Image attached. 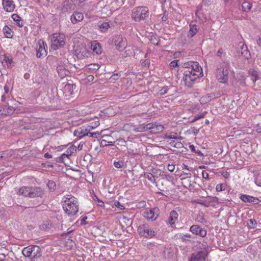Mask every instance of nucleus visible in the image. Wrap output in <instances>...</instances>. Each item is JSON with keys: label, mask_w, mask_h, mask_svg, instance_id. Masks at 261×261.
<instances>
[{"label": "nucleus", "mask_w": 261, "mask_h": 261, "mask_svg": "<svg viewBox=\"0 0 261 261\" xmlns=\"http://www.w3.org/2000/svg\"><path fill=\"white\" fill-rule=\"evenodd\" d=\"M183 81L188 88H191L195 83L197 79L203 76L201 67L197 62L189 61L184 63Z\"/></svg>", "instance_id": "1"}, {"label": "nucleus", "mask_w": 261, "mask_h": 261, "mask_svg": "<svg viewBox=\"0 0 261 261\" xmlns=\"http://www.w3.org/2000/svg\"><path fill=\"white\" fill-rule=\"evenodd\" d=\"M17 194L31 198H41L44 195V191L39 187L22 186L18 189Z\"/></svg>", "instance_id": "2"}, {"label": "nucleus", "mask_w": 261, "mask_h": 261, "mask_svg": "<svg viewBox=\"0 0 261 261\" xmlns=\"http://www.w3.org/2000/svg\"><path fill=\"white\" fill-rule=\"evenodd\" d=\"M229 64L226 62L221 63L217 70V78L220 83H226L229 79Z\"/></svg>", "instance_id": "3"}, {"label": "nucleus", "mask_w": 261, "mask_h": 261, "mask_svg": "<svg viewBox=\"0 0 261 261\" xmlns=\"http://www.w3.org/2000/svg\"><path fill=\"white\" fill-rule=\"evenodd\" d=\"M22 253L25 257L33 259H38L42 255L41 249L37 245H31L24 247Z\"/></svg>", "instance_id": "4"}, {"label": "nucleus", "mask_w": 261, "mask_h": 261, "mask_svg": "<svg viewBox=\"0 0 261 261\" xmlns=\"http://www.w3.org/2000/svg\"><path fill=\"white\" fill-rule=\"evenodd\" d=\"M63 209L68 215L73 216L78 212L77 201L74 197H70L67 200L65 201L63 204Z\"/></svg>", "instance_id": "5"}, {"label": "nucleus", "mask_w": 261, "mask_h": 261, "mask_svg": "<svg viewBox=\"0 0 261 261\" xmlns=\"http://www.w3.org/2000/svg\"><path fill=\"white\" fill-rule=\"evenodd\" d=\"M51 47L56 50L60 47H63L65 44V36L61 33H54L50 36Z\"/></svg>", "instance_id": "6"}, {"label": "nucleus", "mask_w": 261, "mask_h": 261, "mask_svg": "<svg viewBox=\"0 0 261 261\" xmlns=\"http://www.w3.org/2000/svg\"><path fill=\"white\" fill-rule=\"evenodd\" d=\"M149 10L146 7H138L135 8L132 12V17L136 21L144 20L148 17Z\"/></svg>", "instance_id": "7"}, {"label": "nucleus", "mask_w": 261, "mask_h": 261, "mask_svg": "<svg viewBox=\"0 0 261 261\" xmlns=\"http://www.w3.org/2000/svg\"><path fill=\"white\" fill-rule=\"evenodd\" d=\"M138 232L140 236L146 238H152L157 234V232L147 223L140 225L138 228Z\"/></svg>", "instance_id": "8"}, {"label": "nucleus", "mask_w": 261, "mask_h": 261, "mask_svg": "<svg viewBox=\"0 0 261 261\" xmlns=\"http://www.w3.org/2000/svg\"><path fill=\"white\" fill-rule=\"evenodd\" d=\"M207 255L206 250L195 251L191 254L189 261H205Z\"/></svg>", "instance_id": "9"}, {"label": "nucleus", "mask_w": 261, "mask_h": 261, "mask_svg": "<svg viewBox=\"0 0 261 261\" xmlns=\"http://www.w3.org/2000/svg\"><path fill=\"white\" fill-rule=\"evenodd\" d=\"M113 41L116 48L119 51L123 50L126 46V40L122 36L118 35L113 39Z\"/></svg>", "instance_id": "10"}, {"label": "nucleus", "mask_w": 261, "mask_h": 261, "mask_svg": "<svg viewBox=\"0 0 261 261\" xmlns=\"http://www.w3.org/2000/svg\"><path fill=\"white\" fill-rule=\"evenodd\" d=\"M190 231L194 234L205 237L207 234V231L205 228H201L198 225H193L190 228Z\"/></svg>", "instance_id": "11"}, {"label": "nucleus", "mask_w": 261, "mask_h": 261, "mask_svg": "<svg viewBox=\"0 0 261 261\" xmlns=\"http://www.w3.org/2000/svg\"><path fill=\"white\" fill-rule=\"evenodd\" d=\"M36 56L38 58L44 57L47 55V51L45 49L43 41H39L37 44L36 47Z\"/></svg>", "instance_id": "12"}, {"label": "nucleus", "mask_w": 261, "mask_h": 261, "mask_svg": "<svg viewBox=\"0 0 261 261\" xmlns=\"http://www.w3.org/2000/svg\"><path fill=\"white\" fill-rule=\"evenodd\" d=\"M2 5L4 9L8 12H12L16 8L13 0H2Z\"/></svg>", "instance_id": "13"}, {"label": "nucleus", "mask_w": 261, "mask_h": 261, "mask_svg": "<svg viewBox=\"0 0 261 261\" xmlns=\"http://www.w3.org/2000/svg\"><path fill=\"white\" fill-rule=\"evenodd\" d=\"M90 128L88 127L82 126L75 129L74 132V135L80 139L86 136H89Z\"/></svg>", "instance_id": "14"}, {"label": "nucleus", "mask_w": 261, "mask_h": 261, "mask_svg": "<svg viewBox=\"0 0 261 261\" xmlns=\"http://www.w3.org/2000/svg\"><path fill=\"white\" fill-rule=\"evenodd\" d=\"M62 13H69L73 9V5L71 1L68 0L64 1L59 7Z\"/></svg>", "instance_id": "15"}, {"label": "nucleus", "mask_w": 261, "mask_h": 261, "mask_svg": "<svg viewBox=\"0 0 261 261\" xmlns=\"http://www.w3.org/2000/svg\"><path fill=\"white\" fill-rule=\"evenodd\" d=\"M159 211V209L157 207L150 209L148 211H146L144 213V217L147 219L154 221L156 219L158 216V213Z\"/></svg>", "instance_id": "16"}, {"label": "nucleus", "mask_w": 261, "mask_h": 261, "mask_svg": "<svg viewBox=\"0 0 261 261\" xmlns=\"http://www.w3.org/2000/svg\"><path fill=\"white\" fill-rule=\"evenodd\" d=\"M84 19L83 14L79 12H74L70 16V20L72 23L76 24L82 21Z\"/></svg>", "instance_id": "17"}, {"label": "nucleus", "mask_w": 261, "mask_h": 261, "mask_svg": "<svg viewBox=\"0 0 261 261\" xmlns=\"http://www.w3.org/2000/svg\"><path fill=\"white\" fill-rule=\"evenodd\" d=\"M57 70L59 75L61 78L64 77L65 76L68 75L69 73V71L66 69L64 66L62 65H58L57 66Z\"/></svg>", "instance_id": "18"}, {"label": "nucleus", "mask_w": 261, "mask_h": 261, "mask_svg": "<svg viewBox=\"0 0 261 261\" xmlns=\"http://www.w3.org/2000/svg\"><path fill=\"white\" fill-rule=\"evenodd\" d=\"M241 199L244 202L252 203L253 204H257L258 201V198L247 195H242Z\"/></svg>", "instance_id": "19"}, {"label": "nucleus", "mask_w": 261, "mask_h": 261, "mask_svg": "<svg viewBox=\"0 0 261 261\" xmlns=\"http://www.w3.org/2000/svg\"><path fill=\"white\" fill-rule=\"evenodd\" d=\"M239 46L240 47V49H238L239 54L242 57L248 58L250 56V53L247 49V46L244 44H239Z\"/></svg>", "instance_id": "20"}, {"label": "nucleus", "mask_w": 261, "mask_h": 261, "mask_svg": "<svg viewBox=\"0 0 261 261\" xmlns=\"http://www.w3.org/2000/svg\"><path fill=\"white\" fill-rule=\"evenodd\" d=\"M149 124H152L151 127L149 129L151 132L153 133H158L163 131L164 127L161 124H158L156 123H150Z\"/></svg>", "instance_id": "21"}, {"label": "nucleus", "mask_w": 261, "mask_h": 261, "mask_svg": "<svg viewBox=\"0 0 261 261\" xmlns=\"http://www.w3.org/2000/svg\"><path fill=\"white\" fill-rule=\"evenodd\" d=\"M199 28L195 24H190V30L188 33L187 37L189 38L193 37L198 32Z\"/></svg>", "instance_id": "22"}, {"label": "nucleus", "mask_w": 261, "mask_h": 261, "mask_svg": "<svg viewBox=\"0 0 261 261\" xmlns=\"http://www.w3.org/2000/svg\"><path fill=\"white\" fill-rule=\"evenodd\" d=\"M152 124H142L140 125H139L138 127L134 128V131L135 132H146L147 130H149L150 128L151 127V126Z\"/></svg>", "instance_id": "23"}, {"label": "nucleus", "mask_w": 261, "mask_h": 261, "mask_svg": "<svg viewBox=\"0 0 261 261\" xmlns=\"http://www.w3.org/2000/svg\"><path fill=\"white\" fill-rule=\"evenodd\" d=\"M142 164H139V166H137L136 165L132 167V170L127 169L124 170V172L125 173H127V172L132 173L133 176H135V177H137L138 176H140L142 175V173L140 174H137L136 172L137 169H140L141 171L142 170V167L141 166Z\"/></svg>", "instance_id": "24"}, {"label": "nucleus", "mask_w": 261, "mask_h": 261, "mask_svg": "<svg viewBox=\"0 0 261 261\" xmlns=\"http://www.w3.org/2000/svg\"><path fill=\"white\" fill-rule=\"evenodd\" d=\"M178 214L176 211L172 210L170 213V216L168 218V223L170 225L174 224L175 221L177 219Z\"/></svg>", "instance_id": "25"}, {"label": "nucleus", "mask_w": 261, "mask_h": 261, "mask_svg": "<svg viewBox=\"0 0 261 261\" xmlns=\"http://www.w3.org/2000/svg\"><path fill=\"white\" fill-rule=\"evenodd\" d=\"M98 27L100 31L102 32H106L107 30L110 28L111 24H110V22L108 21H100L98 23Z\"/></svg>", "instance_id": "26"}, {"label": "nucleus", "mask_w": 261, "mask_h": 261, "mask_svg": "<svg viewBox=\"0 0 261 261\" xmlns=\"http://www.w3.org/2000/svg\"><path fill=\"white\" fill-rule=\"evenodd\" d=\"M91 48L93 51L97 55H99L101 53V48L99 43L94 42L91 44Z\"/></svg>", "instance_id": "27"}, {"label": "nucleus", "mask_w": 261, "mask_h": 261, "mask_svg": "<svg viewBox=\"0 0 261 261\" xmlns=\"http://www.w3.org/2000/svg\"><path fill=\"white\" fill-rule=\"evenodd\" d=\"M3 31L6 38H11L13 37L14 32L7 25L4 27Z\"/></svg>", "instance_id": "28"}, {"label": "nucleus", "mask_w": 261, "mask_h": 261, "mask_svg": "<svg viewBox=\"0 0 261 261\" xmlns=\"http://www.w3.org/2000/svg\"><path fill=\"white\" fill-rule=\"evenodd\" d=\"M248 73L249 75L251 77V80L254 84L259 78L258 72L253 69H250L249 70Z\"/></svg>", "instance_id": "29"}, {"label": "nucleus", "mask_w": 261, "mask_h": 261, "mask_svg": "<svg viewBox=\"0 0 261 261\" xmlns=\"http://www.w3.org/2000/svg\"><path fill=\"white\" fill-rule=\"evenodd\" d=\"M12 18L16 22V24L20 27L23 25V20L17 14H13L12 15Z\"/></svg>", "instance_id": "30"}, {"label": "nucleus", "mask_w": 261, "mask_h": 261, "mask_svg": "<svg viewBox=\"0 0 261 261\" xmlns=\"http://www.w3.org/2000/svg\"><path fill=\"white\" fill-rule=\"evenodd\" d=\"M88 53L87 52L86 48L84 47L82 48L80 52L76 53V56L78 59H82L85 57H88Z\"/></svg>", "instance_id": "31"}, {"label": "nucleus", "mask_w": 261, "mask_h": 261, "mask_svg": "<svg viewBox=\"0 0 261 261\" xmlns=\"http://www.w3.org/2000/svg\"><path fill=\"white\" fill-rule=\"evenodd\" d=\"M252 3L248 2H244L242 4V10L244 12H248L252 7Z\"/></svg>", "instance_id": "32"}, {"label": "nucleus", "mask_w": 261, "mask_h": 261, "mask_svg": "<svg viewBox=\"0 0 261 261\" xmlns=\"http://www.w3.org/2000/svg\"><path fill=\"white\" fill-rule=\"evenodd\" d=\"M165 138L169 139H175L180 141L181 140V136H177L175 133L166 134L165 135Z\"/></svg>", "instance_id": "33"}, {"label": "nucleus", "mask_w": 261, "mask_h": 261, "mask_svg": "<svg viewBox=\"0 0 261 261\" xmlns=\"http://www.w3.org/2000/svg\"><path fill=\"white\" fill-rule=\"evenodd\" d=\"M257 223L256 220L254 219H249L247 221V225L248 228L254 229L256 227Z\"/></svg>", "instance_id": "34"}, {"label": "nucleus", "mask_w": 261, "mask_h": 261, "mask_svg": "<svg viewBox=\"0 0 261 261\" xmlns=\"http://www.w3.org/2000/svg\"><path fill=\"white\" fill-rule=\"evenodd\" d=\"M15 111V109L12 106H6L4 108V112L5 114L11 115Z\"/></svg>", "instance_id": "35"}, {"label": "nucleus", "mask_w": 261, "mask_h": 261, "mask_svg": "<svg viewBox=\"0 0 261 261\" xmlns=\"http://www.w3.org/2000/svg\"><path fill=\"white\" fill-rule=\"evenodd\" d=\"M76 150V146L73 145H71L70 147L66 151V155L69 157L72 154H74Z\"/></svg>", "instance_id": "36"}, {"label": "nucleus", "mask_w": 261, "mask_h": 261, "mask_svg": "<svg viewBox=\"0 0 261 261\" xmlns=\"http://www.w3.org/2000/svg\"><path fill=\"white\" fill-rule=\"evenodd\" d=\"M100 67V66L98 64L94 63V64H90L88 65L87 66V68L89 70L96 71V70H97L98 69H99Z\"/></svg>", "instance_id": "37"}, {"label": "nucleus", "mask_w": 261, "mask_h": 261, "mask_svg": "<svg viewBox=\"0 0 261 261\" xmlns=\"http://www.w3.org/2000/svg\"><path fill=\"white\" fill-rule=\"evenodd\" d=\"M12 62V60L11 58L6 55H4V59L3 61V63H6L7 65L9 67V66L11 65Z\"/></svg>", "instance_id": "38"}, {"label": "nucleus", "mask_w": 261, "mask_h": 261, "mask_svg": "<svg viewBox=\"0 0 261 261\" xmlns=\"http://www.w3.org/2000/svg\"><path fill=\"white\" fill-rule=\"evenodd\" d=\"M92 198L94 201L97 202V205L99 206L104 207V202L102 200H100L95 194L92 195Z\"/></svg>", "instance_id": "39"}, {"label": "nucleus", "mask_w": 261, "mask_h": 261, "mask_svg": "<svg viewBox=\"0 0 261 261\" xmlns=\"http://www.w3.org/2000/svg\"><path fill=\"white\" fill-rule=\"evenodd\" d=\"M226 188V185L225 184H220L216 186V190L217 192H221L225 190Z\"/></svg>", "instance_id": "40"}, {"label": "nucleus", "mask_w": 261, "mask_h": 261, "mask_svg": "<svg viewBox=\"0 0 261 261\" xmlns=\"http://www.w3.org/2000/svg\"><path fill=\"white\" fill-rule=\"evenodd\" d=\"M207 113V112H203V113H201L200 114H197L195 116H194V119L192 121V122H195L196 121H197V120L198 119H200L201 118H204V117L205 116V115Z\"/></svg>", "instance_id": "41"}, {"label": "nucleus", "mask_w": 261, "mask_h": 261, "mask_svg": "<svg viewBox=\"0 0 261 261\" xmlns=\"http://www.w3.org/2000/svg\"><path fill=\"white\" fill-rule=\"evenodd\" d=\"M51 227V224L47 222L46 223L43 224L40 226V228L41 230H47L48 229H49Z\"/></svg>", "instance_id": "42"}, {"label": "nucleus", "mask_w": 261, "mask_h": 261, "mask_svg": "<svg viewBox=\"0 0 261 261\" xmlns=\"http://www.w3.org/2000/svg\"><path fill=\"white\" fill-rule=\"evenodd\" d=\"M67 168H68L69 169H71L73 171H76V172H82V170H81V168L80 167L76 165L75 167H71L69 165H67V164H64Z\"/></svg>", "instance_id": "43"}, {"label": "nucleus", "mask_w": 261, "mask_h": 261, "mask_svg": "<svg viewBox=\"0 0 261 261\" xmlns=\"http://www.w3.org/2000/svg\"><path fill=\"white\" fill-rule=\"evenodd\" d=\"M199 204H201V205H203L205 207H209L210 206H214V204H211L208 201V200H205L203 201L199 202H198Z\"/></svg>", "instance_id": "44"}, {"label": "nucleus", "mask_w": 261, "mask_h": 261, "mask_svg": "<svg viewBox=\"0 0 261 261\" xmlns=\"http://www.w3.org/2000/svg\"><path fill=\"white\" fill-rule=\"evenodd\" d=\"M145 178H147L149 180H150L151 182L153 183L155 182V177L152 174L148 173L145 175Z\"/></svg>", "instance_id": "45"}, {"label": "nucleus", "mask_w": 261, "mask_h": 261, "mask_svg": "<svg viewBox=\"0 0 261 261\" xmlns=\"http://www.w3.org/2000/svg\"><path fill=\"white\" fill-rule=\"evenodd\" d=\"M47 186L49 189L54 190L55 188L56 185L54 181L52 180H49L47 184Z\"/></svg>", "instance_id": "46"}, {"label": "nucleus", "mask_w": 261, "mask_h": 261, "mask_svg": "<svg viewBox=\"0 0 261 261\" xmlns=\"http://www.w3.org/2000/svg\"><path fill=\"white\" fill-rule=\"evenodd\" d=\"M197 222L200 223H203L205 219L204 218L203 214L202 213L199 214L196 219Z\"/></svg>", "instance_id": "47"}, {"label": "nucleus", "mask_w": 261, "mask_h": 261, "mask_svg": "<svg viewBox=\"0 0 261 261\" xmlns=\"http://www.w3.org/2000/svg\"><path fill=\"white\" fill-rule=\"evenodd\" d=\"M254 181L256 185L261 187V173L255 177Z\"/></svg>", "instance_id": "48"}, {"label": "nucleus", "mask_w": 261, "mask_h": 261, "mask_svg": "<svg viewBox=\"0 0 261 261\" xmlns=\"http://www.w3.org/2000/svg\"><path fill=\"white\" fill-rule=\"evenodd\" d=\"M207 200H208L210 203L214 205L215 203H217L218 201V198L216 197H209Z\"/></svg>", "instance_id": "49"}, {"label": "nucleus", "mask_w": 261, "mask_h": 261, "mask_svg": "<svg viewBox=\"0 0 261 261\" xmlns=\"http://www.w3.org/2000/svg\"><path fill=\"white\" fill-rule=\"evenodd\" d=\"M68 158L69 157L67 155H66V153H63L60 157L59 158H57V160L56 161L57 162H63V159L64 158Z\"/></svg>", "instance_id": "50"}, {"label": "nucleus", "mask_w": 261, "mask_h": 261, "mask_svg": "<svg viewBox=\"0 0 261 261\" xmlns=\"http://www.w3.org/2000/svg\"><path fill=\"white\" fill-rule=\"evenodd\" d=\"M99 125V122L98 121H96L93 123H92L91 126L88 125L87 127H88V128H90V131H91L92 129L96 128V127H97Z\"/></svg>", "instance_id": "51"}, {"label": "nucleus", "mask_w": 261, "mask_h": 261, "mask_svg": "<svg viewBox=\"0 0 261 261\" xmlns=\"http://www.w3.org/2000/svg\"><path fill=\"white\" fill-rule=\"evenodd\" d=\"M114 205L119 208L120 210H124L125 208L124 205L121 204V203L118 201H116L114 202Z\"/></svg>", "instance_id": "52"}, {"label": "nucleus", "mask_w": 261, "mask_h": 261, "mask_svg": "<svg viewBox=\"0 0 261 261\" xmlns=\"http://www.w3.org/2000/svg\"><path fill=\"white\" fill-rule=\"evenodd\" d=\"M177 165L180 166V168H179L178 167H177V171L179 170L180 168H182V170L186 169L188 171H190L189 169L188 168V166L186 164H177Z\"/></svg>", "instance_id": "53"}, {"label": "nucleus", "mask_w": 261, "mask_h": 261, "mask_svg": "<svg viewBox=\"0 0 261 261\" xmlns=\"http://www.w3.org/2000/svg\"><path fill=\"white\" fill-rule=\"evenodd\" d=\"M167 169L170 172H173L175 169V164H168Z\"/></svg>", "instance_id": "54"}, {"label": "nucleus", "mask_w": 261, "mask_h": 261, "mask_svg": "<svg viewBox=\"0 0 261 261\" xmlns=\"http://www.w3.org/2000/svg\"><path fill=\"white\" fill-rule=\"evenodd\" d=\"M177 62H178V60H174V61L171 62L170 63V66L171 68H174V67H177L178 66Z\"/></svg>", "instance_id": "55"}, {"label": "nucleus", "mask_w": 261, "mask_h": 261, "mask_svg": "<svg viewBox=\"0 0 261 261\" xmlns=\"http://www.w3.org/2000/svg\"><path fill=\"white\" fill-rule=\"evenodd\" d=\"M99 136V133L98 132H95V133H89V136L90 137H93V138H97Z\"/></svg>", "instance_id": "56"}, {"label": "nucleus", "mask_w": 261, "mask_h": 261, "mask_svg": "<svg viewBox=\"0 0 261 261\" xmlns=\"http://www.w3.org/2000/svg\"><path fill=\"white\" fill-rule=\"evenodd\" d=\"M183 144L180 141L176 142L175 145L174 146L175 148H181L183 147Z\"/></svg>", "instance_id": "57"}, {"label": "nucleus", "mask_w": 261, "mask_h": 261, "mask_svg": "<svg viewBox=\"0 0 261 261\" xmlns=\"http://www.w3.org/2000/svg\"><path fill=\"white\" fill-rule=\"evenodd\" d=\"M202 177L205 179H208L209 178V175H208V173L205 171H203L202 172Z\"/></svg>", "instance_id": "58"}, {"label": "nucleus", "mask_w": 261, "mask_h": 261, "mask_svg": "<svg viewBox=\"0 0 261 261\" xmlns=\"http://www.w3.org/2000/svg\"><path fill=\"white\" fill-rule=\"evenodd\" d=\"M221 174L225 178H228L229 176V173L227 171H223L221 173Z\"/></svg>", "instance_id": "59"}, {"label": "nucleus", "mask_w": 261, "mask_h": 261, "mask_svg": "<svg viewBox=\"0 0 261 261\" xmlns=\"http://www.w3.org/2000/svg\"><path fill=\"white\" fill-rule=\"evenodd\" d=\"M87 219V216H84L82 218V219L81 220V225H85L87 223L86 222V220Z\"/></svg>", "instance_id": "60"}, {"label": "nucleus", "mask_w": 261, "mask_h": 261, "mask_svg": "<svg viewBox=\"0 0 261 261\" xmlns=\"http://www.w3.org/2000/svg\"><path fill=\"white\" fill-rule=\"evenodd\" d=\"M150 40L152 41V44H153L155 45H159V41H158L155 38H154V39H152V38L151 37V38L150 39Z\"/></svg>", "instance_id": "61"}, {"label": "nucleus", "mask_w": 261, "mask_h": 261, "mask_svg": "<svg viewBox=\"0 0 261 261\" xmlns=\"http://www.w3.org/2000/svg\"><path fill=\"white\" fill-rule=\"evenodd\" d=\"M150 64V61L148 60H145L142 62V66H148Z\"/></svg>", "instance_id": "62"}, {"label": "nucleus", "mask_w": 261, "mask_h": 261, "mask_svg": "<svg viewBox=\"0 0 261 261\" xmlns=\"http://www.w3.org/2000/svg\"><path fill=\"white\" fill-rule=\"evenodd\" d=\"M73 231V230H70V228H69L67 232H65L63 233V234H62V236H67L69 234H70V233H71Z\"/></svg>", "instance_id": "63"}, {"label": "nucleus", "mask_w": 261, "mask_h": 261, "mask_svg": "<svg viewBox=\"0 0 261 261\" xmlns=\"http://www.w3.org/2000/svg\"><path fill=\"white\" fill-rule=\"evenodd\" d=\"M94 77L93 75H89L87 76V80L89 82H92L94 80Z\"/></svg>", "instance_id": "64"}]
</instances>
